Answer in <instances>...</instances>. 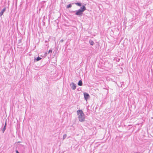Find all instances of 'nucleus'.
Here are the masks:
<instances>
[{
    "label": "nucleus",
    "mask_w": 153,
    "mask_h": 153,
    "mask_svg": "<svg viewBox=\"0 0 153 153\" xmlns=\"http://www.w3.org/2000/svg\"><path fill=\"white\" fill-rule=\"evenodd\" d=\"M77 113L78 115V117L80 121L82 122L85 120V117L84 114L82 110H79L77 111Z\"/></svg>",
    "instance_id": "obj_1"
},
{
    "label": "nucleus",
    "mask_w": 153,
    "mask_h": 153,
    "mask_svg": "<svg viewBox=\"0 0 153 153\" xmlns=\"http://www.w3.org/2000/svg\"><path fill=\"white\" fill-rule=\"evenodd\" d=\"M86 7L83 6L82 7H81L80 9L77 11L76 13V14L77 15H81L82 14V12L85 10Z\"/></svg>",
    "instance_id": "obj_2"
},
{
    "label": "nucleus",
    "mask_w": 153,
    "mask_h": 153,
    "mask_svg": "<svg viewBox=\"0 0 153 153\" xmlns=\"http://www.w3.org/2000/svg\"><path fill=\"white\" fill-rule=\"evenodd\" d=\"M84 95L85 98L86 100L89 97V95L87 93H84Z\"/></svg>",
    "instance_id": "obj_3"
},
{
    "label": "nucleus",
    "mask_w": 153,
    "mask_h": 153,
    "mask_svg": "<svg viewBox=\"0 0 153 153\" xmlns=\"http://www.w3.org/2000/svg\"><path fill=\"white\" fill-rule=\"evenodd\" d=\"M6 8H4L1 11V12L0 13V16H1L3 14V13L5 11Z\"/></svg>",
    "instance_id": "obj_4"
},
{
    "label": "nucleus",
    "mask_w": 153,
    "mask_h": 153,
    "mask_svg": "<svg viewBox=\"0 0 153 153\" xmlns=\"http://www.w3.org/2000/svg\"><path fill=\"white\" fill-rule=\"evenodd\" d=\"M82 81L81 80H80L78 83V85L79 86H82Z\"/></svg>",
    "instance_id": "obj_5"
},
{
    "label": "nucleus",
    "mask_w": 153,
    "mask_h": 153,
    "mask_svg": "<svg viewBox=\"0 0 153 153\" xmlns=\"http://www.w3.org/2000/svg\"><path fill=\"white\" fill-rule=\"evenodd\" d=\"M72 89L73 90H74L76 88V86H75V85L74 83H72Z\"/></svg>",
    "instance_id": "obj_6"
},
{
    "label": "nucleus",
    "mask_w": 153,
    "mask_h": 153,
    "mask_svg": "<svg viewBox=\"0 0 153 153\" xmlns=\"http://www.w3.org/2000/svg\"><path fill=\"white\" fill-rule=\"evenodd\" d=\"M90 43L92 45H93L94 44V42L92 41H90Z\"/></svg>",
    "instance_id": "obj_7"
},
{
    "label": "nucleus",
    "mask_w": 153,
    "mask_h": 153,
    "mask_svg": "<svg viewBox=\"0 0 153 153\" xmlns=\"http://www.w3.org/2000/svg\"><path fill=\"white\" fill-rule=\"evenodd\" d=\"M75 4L76 5H78V6H81V4L80 3H75Z\"/></svg>",
    "instance_id": "obj_8"
},
{
    "label": "nucleus",
    "mask_w": 153,
    "mask_h": 153,
    "mask_svg": "<svg viewBox=\"0 0 153 153\" xmlns=\"http://www.w3.org/2000/svg\"><path fill=\"white\" fill-rule=\"evenodd\" d=\"M41 59V58L40 57H38L36 59L37 61H38Z\"/></svg>",
    "instance_id": "obj_9"
},
{
    "label": "nucleus",
    "mask_w": 153,
    "mask_h": 153,
    "mask_svg": "<svg viewBox=\"0 0 153 153\" xmlns=\"http://www.w3.org/2000/svg\"><path fill=\"white\" fill-rule=\"evenodd\" d=\"M71 7V4H69L67 6V8Z\"/></svg>",
    "instance_id": "obj_10"
},
{
    "label": "nucleus",
    "mask_w": 153,
    "mask_h": 153,
    "mask_svg": "<svg viewBox=\"0 0 153 153\" xmlns=\"http://www.w3.org/2000/svg\"><path fill=\"white\" fill-rule=\"evenodd\" d=\"M52 53V51L51 50H50L48 51V53Z\"/></svg>",
    "instance_id": "obj_11"
},
{
    "label": "nucleus",
    "mask_w": 153,
    "mask_h": 153,
    "mask_svg": "<svg viewBox=\"0 0 153 153\" xmlns=\"http://www.w3.org/2000/svg\"><path fill=\"white\" fill-rule=\"evenodd\" d=\"M66 136V135L65 134V135H64V136H63V138H64Z\"/></svg>",
    "instance_id": "obj_12"
},
{
    "label": "nucleus",
    "mask_w": 153,
    "mask_h": 153,
    "mask_svg": "<svg viewBox=\"0 0 153 153\" xmlns=\"http://www.w3.org/2000/svg\"><path fill=\"white\" fill-rule=\"evenodd\" d=\"M16 153H19L17 150L16 151Z\"/></svg>",
    "instance_id": "obj_13"
},
{
    "label": "nucleus",
    "mask_w": 153,
    "mask_h": 153,
    "mask_svg": "<svg viewBox=\"0 0 153 153\" xmlns=\"http://www.w3.org/2000/svg\"><path fill=\"white\" fill-rule=\"evenodd\" d=\"M6 126V123H5V126H4V127H5Z\"/></svg>",
    "instance_id": "obj_14"
},
{
    "label": "nucleus",
    "mask_w": 153,
    "mask_h": 153,
    "mask_svg": "<svg viewBox=\"0 0 153 153\" xmlns=\"http://www.w3.org/2000/svg\"><path fill=\"white\" fill-rule=\"evenodd\" d=\"M138 153V152H137V153Z\"/></svg>",
    "instance_id": "obj_15"
}]
</instances>
